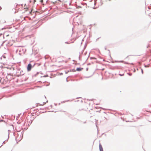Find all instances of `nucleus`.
I'll return each mask as SVG.
<instances>
[{
	"mask_svg": "<svg viewBox=\"0 0 151 151\" xmlns=\"http://www.w3.org/2000/svg\"><path fill=\"white\" fill-rule=\"evenodd\" d=\"M83 69L82 68H77L76 69V70L78 71H81Z\"/></svg>",
	"mask_w": 151,
	"mask_h": 151,
	"instance_id": "20e7f679",
	"label": "nucleus"
},
{
	"mask_svg": "<svg viewBox=\"0 0 151 151\" xmlns=\"http://www.w3.org/2000/svg\"><path fill=\"white\" fill-rule=\"evenodd\" d=\"M129 76H131L132 75V74H129Z\"/></svg>",
	"mask_w": 151,
	"mask_h": 151,
	"instance_id": "9d476101",
	"label": "nucleus"
},
{
	"mask_svg": "<svg viewBox=\"0 0 151 151\" xmlns=\"http://www.w3.org/2000/svg\"><path fill=\"white\" fill-rule=\"evenodd\" d=\"M56 1H55V2H52V3H54V4L55 3H56Z\"/></svg>",
	"mask_w": 151,
	"mask_h": 151,
	"instance_id": "1a4fd4ad",
	"label": "nucleus"
},
{
	"mask_svg": "<svg viewBox=\"0 0 151 151\" xmlns=\"http://www.w3.org/2000/svg\"><path fill=\"white\" fill-rule=\"evenodd\" d=\"M32 67V65L31 64H28L27 68V71H30L31 70Z\"/></svg>",
	"mask_w": 151,
	"mask_h": 151,
	"instance_id": "f03ea898",
	"label": "nucleus"
},
{
	"mask_svg": "<svg viewBox=\"0 0 151 151\" xmlns=\"http://www.w3.org/2000/svg\"><path fill=\"white\" fill-rule=\"evenodd\" d=\"M119 75H120L121 76H123L124 75V74H119Z\"/></svg>",
	"mask_w": 151,
	"mask_h": 151,
	"instance_id": "39448f33",
	"label": "nucleus"
},
{
	"mask_svg": "<svg viewBox=\"0 0 151 151\" xmlns=\"http://www.w3.org/2000/svg\"><path fill=\"white\" fill-rule=\"evenodd\" d=\"M99 148L100 151H103V148L101 144L99 145Z\"/></svg>",
	"mask_w": 151,
	"mask_h": 151,
	"instance_id": "7ed1b4c3",
	"label": "nucleus"
},
{
	"mask_svg": "<svg viewBox=\"0 0 151 151\" xmlns=\"http://www.w3.org/2000/svg\"><path fill=\"white\" fill-rule=\"evenodd\" d=\"M6 37L8 36H9V35H6Z\"/></svg>",
	"mask_w": 151,
	"mask_h": 151,
	"instance_id": "0eeeda50",
	"label": "nucleus"
},
{
	"mask_svg": "<svg viewBox=\"0 0 151 151\" xmlns=\"http://www.w3.org/2000/svg\"><path fill=\"white\" fill-rule=\"evenodd\" d=\"M23 5H24V6L23 7V9L24 10V12H26L29 9V7L27 6L26 5V4H22V6Z\"/></svg>",
	"mask_w": 151,
	"mask_h": 151,
	"instance_id": "f257e3e1",
	"label": "nucleus"
},
{
	"mask_svg": "<svg viewBox=\"0 0 151 151\" xmlns=\"http://www.w3.org/2000/svg\"><path fill=\"white\" fill-rule=\"evenodd\" d=\"M43 1H42V0L40 1L41 3H42L43 2Z\"/></svg>",
	"mask_w": 151,
	"mask_h": 151,
	"instance_id": "6e6552de",
	"label": "nucleus"
},
{
	"mask_svg": "<svg viewBox=\"0 0 151 151\" xmlns=\"http://www.w3.org/2000/svg\"><path fill=\"white\" fill-rule=\"evenodd\" d=\"M34 1V2L35 1ZM35 2H34V3Z\"/></svg>",
	"mask_w": 151,
	"mask_h": 151,
	"instance_id": "9b49d317",
	"label": "nucleus"
},
{
	"mask_svg": "<svg viewBox=\"0 0 151 151\" xmlns=\"http://www.w3.org/2000/svg\"><path fill=\"white\" fill-rule=\"evenodd\" d=\"M32 11V9H31V11L29 12V13L31 14Z\"/></svg>",
	"mask_w": 151,
	"mask_h": 151,
	"instance_id": "423d86ee",
	"label": "nucleus"
}]
</instances>
